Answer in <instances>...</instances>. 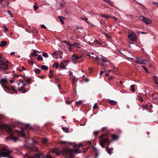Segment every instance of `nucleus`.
Here are the masks:
<instances>
[{"instance_id":"nucleus-63","label":"nucleus","mask_w":158,"mask_h":158,"mask_svg":"<svg viewBox=\"0 0 158 158\" xmlns=\"http://www.w3.org/2000/svg\"><path fill=\"white\" fill-rule=\"evenodd\" d=\"M7 158H13L11 155L9 154L8 156L7 157Z\"/></svg>"},{"instance_id":"nucleus-59","label":"nucleus","mask_w":158,"mask_h":158,"mask_svg":"<svg viewBox=\"0 0 158 158\" xmlns=\"http://www.w3.org/2000/svg\"><path fill=\"white\" fill-rule=\"evenodd\" d=\"M73 44H71L70 46H69V48L71 50H72V47H73Z\"/></svg>"},{"instance_id":"nucleus-33","label":"nucleus","mask_w":158,"mask_h":158,"mask_svg":"<svg viewBox=\"0 0 158 158\" xmlns=\"http://www.w3.org/2000/svg\"><path fill=\"white\" fill-rule=\"evenodd\" d=\"M6 150H7V148L5 147H4L3 146H0V151Z\"/></svg>"},{"instance_id":"nucleus-35","label":"nucleus","mask_w":158,"mask_h":158,"mask_svg":"<svg viewBox=\"0 0 158 158\" xmlns=\"http://www.w3.org/2000/svg\"><path fill=\"white\" fill-rule=\"evenodd\" d=\"M20 134L21 135V136L23 137H24L25 135V132L23 130V129L21 130Z\"/></svg>"},{"instance_id":"nucleus-14","label":"nucleus","mask_w":158,"mask_h":158,"mask_svg":"<svg viewBox=\"0 0 158 158\" xmlns=\"http://www.w3.org/2000/svg\"><path fill=\"white\" fill-rule=\"evenodd\" d=\"M128 38L130 40L132 41H135L137 39L136 35H134V36H130V37H128Z\"/></svg>"},{"instance_id":"nucleus-61","label":"nucleus","mask_w":158,"mask_h":158,"mask_svg":"<svg viewBox=\"0 0 158 158\" xmlns=\"http://www.w3.org/2000/svg\"><path fill=\"white\" fill-rule=\"evenodd\" d=\"M69 75H71L73 76V73L71 71H69Z\"/></svg>"},{"instance_id":"nucleus-31","label":"nucleus","mask_w":158,"mask_h":158,"mask_svg":"<svg viewBox=\"0 0 158 158\" xmlns=\"http://www.w3.org/2000/svg\"><path fill=\"white\" fill-rule=\"evenodd\" d=\"M82 103V102L81 100L78 101V102H77L76 104L77 106H79Z\"/></svg>"},{"instance_id":"nucleus-19","label":"nucleus","mask_w":158,"mask_h":158,"mask_svg":"<svg viewBox=\"0 0 158 158\" xmlns=\"http://www.w3.org/2000/svg\"><path fill=\"white\" fill-rule=\"evenodd\" d=\"M52 57L54 59H57V54L56 53V52L55 51L54 53L52 54Z\"/></svg>"},{"instance_id":"nucleus-3","label":"nucleus","mask_w":158,"mask_h":158,"mask_svg":"<svg viewBox=\"0 0 158 158\" xmlns=\"http://www.w3.org/2000/svg\"><path fill=\"white\" fill-rule=\"evenodd\" d=\"M23 158H52L48 155H44L42 154H35L31 155L30 153L26 154L23 156Z\"/></svg>"},{"instance_id":"nucleus-41","label":"nucleus","mask_w":158,"mask_h":158,"mask_svg":"<svg viewBox=\"0 0 158 158\" xmlns=\"http://www.w3.org/2000/svg\"><path fill=\"white\" fill-rule=\"evenodd\" d=\"M56 52V53L57 52L58 54L60 56H61L63 54V52H61L60 50L57 51Z\"/></svg>"},{"instance_id":"nucleus-8","label":"nucleus","mask_w":158,"mask_h":158,"mask_svg":"<svg viewBox=\"0 0 158 158\" xmlns=\"http://www.w3.org/2000/svg\"><path fill=\"white\" fill-rule=\"evenodd\" d=\"M139 19L143 23L147 24H151L152 23V21L149 18H146L143 16H140Z\"/></svg>"},{"instance_id":"nucleus-64","label":"nucleus","mask_w":158,"mask_h":158,"mask_svg":"<svg viewBox=\"0 0 158 158\" xmlns=\"http://www.w3.org/2000/svg\"><path fill=\"white\" fill-rule=\"evenodd\" d=\"M15 54V52H12L10 53V55H14Z\"/></svg>"},{"instance_id":"nucleus-25","label":"nucleus","mask_w":158,"mask_h":158,"mask_svg":"<svg viewBox=\"0 0 158 158\" xmlns=\"http://www.w3.org/2000/svg\"><path fill=\"white\" fill-rule=\"evenodd\" d=\"M152 77L154 78V79L155 81V82L156 83L157 85H158V82H157L158 81V78L155 76H153Z\"/></svg>"},{"instance_id":"nucleus-15","label":"nucleus","mask_w":158,"mask_h":158,"mask_svg":"<svg viewBox=\"0 0 158 158\" xmlns=\"http://www.w3.org/2000/svg\"><path fill=\"white\" fill-rule=\"evenodd\" d=\"M72 44V45H73V47H77L78 48H81V45L79 43L75 42Z\"/></svg>"},{"instance_id":"nucleus-17","label":"nucleus","mask_w":158,"mask_h":158,"mask_svg":"<svg viewBox=\"0 0 158 158\" xmlns=\"http://www.w3.org/2000/svg\"><path fill=\"white\" fill-rule=\"evenodd\" d=\"M134 35H136V34L133 31H130L128 32V37L130 36H134Z\"/></svg>"},{"instance_id":"nucleus-20","label":"nucleus","mask_w":158,"mask_h":158,"mask_svg":"<svg viewBox=\"0 0 158 158\" xmlns=\"http://www.w3.org/2000/svg\"><path fill=\"white\" fill-rule=\"evenodd\" d=\"M102 17L105 18L106 19H108L111 17L108 15L105 14H101L100 15Z\"/></svg>"},{"instance_id":"nucleus-51","label":"nucleus","mask_w":158,"mask_h":158,"mask_svg":"<svg viewBox=\"0 0 158 158\" xmlns=\"http://www.w3.org/2000/svg\"><path fill=\"white\" fill-rule=\"evenodd\" d=\"M64 43L67 44L68 46H70L71 44L69 41H64Z\"/></svg>"},{"instance_id":"nucleus-39","label":"nucleus","mask_w":158,"mask_h":158,"mask_svg":"<svg viewBox=\"0 0 158 158\" xmlns=\"http://www.w3.org/2000/svg\"><path fill=\"white\" fill-rule=\"evenodd\" d=\"M138 99L141 102H142L143 101V99L142 97L140 96H138Z\"/></svg>"},{"instance_id":"nucleus-30","label":"nucleus","mask_w":158,"mask_h":158,"mask_svg":"<svg viewBox=\"0 0 158 158\" xmlns=\"http://www.w3.org/2000/svg\"><path fill=\"white\" fill-rule=\"evenodd\" d=\"M59 19L60 21H61L62 24H63L64 23V21L63 20V19H64L65 18L62 16H59Z\"/></svg>"},{"instance_id":"nucleus-46","label":"nucleus","mask_w":158,"mask_h":158,"mask_svg":"<svg viewBox=\"0 0 158 158\" xmlns=\"http://www.w3.org/2000/svg\"><path fill=\"white\" fill-rule=\"evenodd\" d=\"M32 150L36 151H38V148L36 147H34L32 148Z\"/></svg>"},{"instance_id":"nucleus-32","label":"nucleus","mask_w":158,"mask_h":158,"mask_svg":"<svg viewBox=\"0 0 158 158\" xmlns=\"http://www.w3.org/2000/svg\"><path fill=\"white\" fill-rule=\"evenodd\" d=\"M102 56V57L100 58V59L103 62H107V61L105 57L104 56Z\"/></svg>"},{"instance_id":"nucleus-16","label":"nucleus","mask_w":158,"mask_h":158,"mask_svg":"<svg viewBox=\"0 0 158 158\" xmlns=\"http://www.w3.org/2000/svg\"><path fill=\"white\" fill-rule=\"evenodd\" d=\"M81 18L82 20L86 22L89 24H90V23L89 22L87 21L88 19H87V18L85 16H81Z\"/></svg>"},{"instance_id":"nucleus-28","label":"nucleus","mask_w":158,"mask_h":158,"mask_svg":"<svg viewBox=\"0 0 158 158\" xmlns=\"http://www.w3.org/2000/svg\"><path fill=\"white\" fill-rule=\"evenodd\" d=\"M41 68L42 69L45 70H47L48 69V67L47 66L44 65L41 66Z\"/></svg>"},{"instance_id":"nucleus-50","label":"nucleus","mask_w":158,"mask_h":158,"mask_svg":"<svg viewBox=\"0 0 158 158\" xmlns=\"http://www.w3.org/2000/svg\"><path fill=\"white\" fill-rule=\"evenodd\" d=\"M25 81L27 82L28 83H29L30 82V81H31V80L30 78H28L27 79L25 80Z\"/></svg>"},{"instance_id":"nucleus-48","label":"nucleus","mask_w":158,"mask_h":158,"mask_svg":"<svg viewBox=\"0 0 158 158\" xmlns=\"http://www.w3.org/2000/svg\"><path fill=\"white\" fill-rule=\"evenodd\" d=\"M30 55L31 56H33L34 57H35L36 56H37V55H38L36 53L32 52L31 53Z\"/></svg>"},{"instance_id":"nucleus-54","label":"nucleus","mask_w":158,"mask_h":158,"mask_svg":"<svg viewBox=\"0 0 158 158\" xmlns=\"http://www.w3.org/2000/svg\"><path fill=\"white\" fill-rule=\"evenodd\" d=\"M143 107L144 108H147L148 109L149 108V106L148 105H145L143 106Z\"/></svg>"},{"instance_id":"nucleus-45","label":"nucleus","mask_w":158,"mask_h":158,"mask_svg":"<svg viewBox=\"0 0 158 158\" xmlns=\"http://www.w3.org/2000/svg\"><path fill=\"white\" fill-rule=\"evenodd\" d=\"M65 4V3L64 2L60 3V7H63Z\"/></svg>"},{"instance_id":"nucleus-53","label":"nucleus","mask_w":158,"mask_h":158,"mask_svg":"<svg viewBox=\"0 0 158 158\" xmlns=\"http://www.w3.org/2000/svg\"><path fill=\"white\" fill-rule=\"evenodd\" d=\"M94 134L95 136H96L97 135L98 133V132L97 131H95L94 132Z\"/></svg>"},{"instance_id":"nucleus-40","label":"nucleus","mask_w":158,"mask_h":158,"mask_svg":"<svg viewBox=\"0 0 158 158\" xmlns=\"http://www.w3.org/2000/svg\"><path fill=\"white\" fill-rule=\"evenodd\" d=\"M34 71L36 74L39 73L41 72L40 70L38 69H35Z\"/></svg>"},{"instance_id":"nucleus-44","label":"nucleus","mask_w":158,"mask_h":158,"mask_svg":"<svg viewBox=\"0 0 158 158\" xmlns=\"http://www.w3.org/2000/svg\"><path fill=\"white\" fill-rule=\"evenodd\" d=\"M7 13L9 14L11 18L13 17V14L11 13V12L10 11H8Z\"/></svg>"},{"instance_id":"nucleus-2","label":"nucleus","mask_w":158,"mask_h":158,"mask_svg":"<svg viewBox=\"0 0 158 158\" xmlns=\"http://www.w3.org/2000/svg\"><path fill=\"white\" fill-rule=\"evenodd\" d=\"M7 79L6 78H2L0 80V83L3 88H6L8 90L12 92L11 94L17 93V92L13 87H7L5 85V84L7 83Z\"/></svg>"},{"instance_id":"nucleus-18","label":"nucleus","mask_w":158,"mask_h":158,"mask_svg":"<svg viewBox=\"0 0 158 158\" xmlns=\"http://www.w3.org/2000/svg\"><path fill=\"white\" fill-rule=\"evenodd\" d=\"M7 44V42L6 41H3L1 43L0 46L1 47H4Z\"/></svg>"},{"instance_id":"nucleus-12","label":"nucleus","mask_w":158,"mask_h":158,"mask_svg":"<svg viewBox=\"0 0 158 158\" xmlns=\"http://www.w3.org/2000/svg\"><path fill=\"white\" fill-rule=\"evenodd\" d=\"M88 44L91 45H92L94 44L100 45L102 44V43L101 42L96 39L94 40V42H93L92 43L91 42L89 41L88 42Z\"/></svg>"},{"instance_id":"nucleus-7","label":"nucleus","mask_w":158,"mask_h":158,"mask_svg":"<svg viewBox=\"0 0 158 158\" xmlns=\"http://www.w3.org/2000/svg\"><path fill=\"white\" fill-rule=\"evenodd\" d=\"M0 128L1 129L6 130L8 132H10L12 131L11 127L8 125L0 123Z\"/></svg>"},{"instance_id":"nucleus-21","label":"nucleus","mask_w":158,"mask_h":158,"mask_svg":"<svg viewBox=\"0 0 158 158\" xmlns=\"http://www.w3.org/2000/svg\"><path fill=\"white\" fill-rule=\"evenodd\" d=\"M109 102L110 103L112 106L116 104V101L113 100H109Z\"/></svg>"},{"instance_id":"nucleus-9","label":"nucleus","mask_w":158,"mask_h":158,"mask_svg":"<svg viewBox=\"0 0 158 158\" xmlns=\"http://www.w3.org/2000/svg\"><path fill=\"white\" fill-rule=\"evenodd\" d=\"M11 152L12 151H10L8 150L6 151L2 152H0V156L3 157H7L10 154V152Z\"/></svg>"},{"instance_id":"nucleus-36","label":"nucleus","mask_w":158,"mask_h":158,"mask_svg":"<svg viewBox=\"0 0 158 158\" xmlns=\"http://www.w3.org/2000/svg\"><path fill=\"white\" fill-rule=\"evenodd\" d=\"M106 150L107 151V152L109 154H111V150H110V149L109 148V147L108 146L106 148Z\"/></svg>"},{"instance_id":"nucleus-22","label":"nucleus","mask_w":158,"mask_h":158,"mask_svg":"<svg viewBox=\"0 0 158 158\" xmlns=\"http://www.w3.org/2000/svg\"><path fill=\"white\" fill-rule=\"evenodd\" d=\"M62 129L64 131L65 133H68L69 132L68 128L66 127H62Z\"/></svg>"},{"instance_id":"nucleus-13","label":"nucleus","mask_w":158,"mask_h":158,"mask_svg":"<svg viewBox=\"0 0 158 158\" xmlns=\"http://www.w3.org/2000/svg\"><path fill=\"white\" fill-rule=\"evenodd\" d=\"M82 57V56H77L75 55H73L72 56V59L73 60H76L78 59H80Z\"/></svg>"},{"instance_id":"nucleus-11","label":"nucleus","mask_w":158,"mask_h":158,"mask_svg":"<svg viewBox=\"0 0 158 158\" xmlns=\"http://www.w3.org/2000/svg\"><path fill=\"white\" fill-rule=\"evenodd\" d=\"M148 61V60H143L141 59H138L136 60V63L141 64H146Z\"/></svg>"},{"instance_id":"nucleus-49","label":"nucleus","mask_w":158,"mask_h":158,"mask_svg":"<svg viewBox=\"0 0 158 158\" xmlns=\"http://www.w3.org/2000/svg\"><path fill=\"white\" fill-rule=\"evenodd\" d=\"M107 127H104L102 129V131H104L107 130Z\"/></svg>"},{"instance_id":"nucleus-55","label":"nucleus","mask_w":158,"mask_h":158,"mask_svg":"<svg viewBox=\"0 0 158 158\" xmlns=\"http://www.w3.org/2000/svg\"><path fill=\"white\" fill-rule=\"evenodd\" d=\"M60 143H64L65 144H66L67 143V142L66 141H60Z\"/></svg>"},{"instance_id":"nucleus-58","label":"nucleus","mask_w":158,"mask_h":158,"mask_svg":"<svg viewBox=\"0 0 158 158\" xmlns=\"http://www.w3.org/2000/svg\"><path fill=\"white\" fill-rule=\"evenodd\" d=\"M104 73L103 71L102 70V71H100V73H99V74H100V77H101L102 75V73Z\"/></svg>"},{"instance_id":"nucleus-23","label":"nucleus","mask_w":158,"mask_h":158,"mask_svg":"<svg viewBox=\"0 0 158 158\" xmlns=\"http://www.w3.org/2000/svg\"><path fill=\"white\" fill-rule=\"evenodd\" d=\"M37 59L38 60H41V61H43V58L42 56L39 55H37Z\"/></svg>"},{"instance_id":"nucleus-6","label":"nucleus","mask_w":158,"mask_h":158,"mask_svg":"<svg viewBox=\"0 0 158 158\" xmlns=\"http://www.w3.org/2000/svg\"><path fill=\"white\" fill-rule=\"evenodd\" d=\"M18 86V90L22 91L23 93L26 92V91L24 88V87L27 85V84L25 82L23 81H19L17 84Z\"/></svg>"},{"instance_id":"nucleus-47","label":"nucleus","mask_w":158,"mask_h":158,"mask_svg":"<svg viewBox=\"0 0 158 158\" xmlns=\"http://www.w3.org/2000/svg\"><path fill=\"white\" fill-rule=\"evenodd\" d=\"M98 106L97 105V104L96 103H95L94 106H93V108L94 109H95L96 108H98Z\"/></svg>"},{"instance_id":"nucleus-57","label":"nucleus","mask_w":158,"mask_h":158,"mask_svg":"<svg viewBox=\"0 0 158 158\" xmlns=\"http://www.w3.org/2000/svg\"><path fill=\"white\" fill-rule=\"evenodd\" d=\"M52 152L53 153H55V152H56V149H52Z\"/></svg>"},{"instance_id":"nucleus-52","label":"nucleus","mask_w":158,"mask_h":158,"mask_svg":"<svg viewBox=\"0 0 158 158\" xmlns=\"http://www.w3.org/2000/svg\"><path fill=\"white\" fill-rule=\"evenodd\" d=\"M86 55L89 57H90L92 58H94V57L93 56H92L91 55V53H88V54H86Z\"/></svg>"},{"instance_id":"nucleus-5","label":"nucleus","mask_w":158,"mask_h":158,"mask_svg":"<svg viewBox=\"0 0 158 158\" xmlns=\"http://www.w3.org/2000/svg\"><path fill=\"white\" fill-rule=\"evenodd\" d=\"M5 60L4 58L2 57V54H0V69L2 70H7L8 67V62L4 61Z\"/></svg>"},{"instance_id":"nucleus-42","label":"nucleus","mask_w":158,"mask_h":158,"mask_svg":"<svg viewBox=\"0 0 158 158\" xmlns=\"http://www.w3.org/2000/svg\"><path fill=\"white\" fill-rule=\"evenodd\" d=\"M48 141V139L47 138H45L43 140V143H45L47 142Z\"/></svg>"},{"instance_id":"nucleus-62","label":"nucleus","mask_w":158,"mask_h":158,"mask_svg":"<svg viewBox=\"0 0 158 158\" xmlns=\"http://www.w3.org/2000/svg\"><path fill=\"white\" fill-rule=\"evenodd\" d=\"M149 106V108L150 110H151V108L152 107V105H148Z\"/></svg>"},{"instance_id":"nucleus-1","label":"nucleus","mask_w":158,"mask_h":158,"mask_svg":"<svg viewBox=\"0 0 158 158\" xmlns=\"http://www.w3.org/2000/svg\"><path fill=\"white\" fill-rule=\"evenodd\" d=\"M81 152V151L78 149H71L68 148H65L63 149L62 152L64 154L69 155V158H73V153H80Z\"/></svg>"},{"instance_id":"nucleus-34","label":"nucleus","mask_w":158,"mask_h":158,"mask_svg":"<svg viewBox=\"0 0 158 158\" xmlns=\"http://www.w3.org/2000/svg\"><path fill=\"white\" fill-rule=\"evenodd\" d=\"M59 66V64L58 63H55L53 65V67H55L56 69H57Z\"/></svg>"},{"instance_id":"nucleus-43","label":"nucleus","mask_w":158,"mask_h":158,"mask_svg":"<svg viewBox=\"0 0 158 158\" xmlns=\"http://www.w3.org/2000/svg\"><path fill=\"white\" fill-rule=\"evenodd\" d=\"M26 128L28 129H31V127L30 126V125L29 124H27L25 126Z\"/></svg>"},{"instance_id":"nucleus-4","label":"nucleus","mask_w":158,"mask_h":158,"mask_svg":"<svg viewBox=\"0 0 158 158\" xmlns=\"http://www.w3.org/2000/svg\"><path fill=\"white\" fill-rule=\"evenodd\" d=\"M107 135L106 134H102L99 137V139H102L104 138H103L100 139L99 141V143L100 145L102 148H104V144L105 143H108V145H109L110 144V140L108 139V138H107Z\"/></svg>"},{"instance_id":"nucleus-37","label":"nucleus","mask_w":158,"mask_h":158,"mask_svg":"<svg viewBox=\"0 0 158 158\" xmlns=\"http://www.w3.org/2000/svg\"><path fill=\"white\" fill-rule=\"evenodd\" d=\"M42 56L44 57L48 58V55L46 52H44L42 54Z\"/></svg>"},{"instance_id":"nucleus-29","label":"nucleus","mask_w":158,"mask_h":158,"mask_svg":"<svg viewBox=\"0 0 158 158\" xmlns=\"http://www.w3.org/2000/svg\"><path fill=\"white\" fill-rule=\"evenodd\" d=\"M60 68H63L64 69H66V68L64 64V63L63 62H61L60 64Z\"/></svg>"},{"instance_id":"nucleus-24","label":"nucleus","mask_w":158,"mask_h":158,"mask_svg":"<svg viewBox=\"0 0 158 158\" xmlns=\"http://www.w3.org/2000/svg\"><path fill=\"white\" fill-rule=\"evenodd\" d=\"M112 139L113 140H115L118 138V137L114 134H113L112 135Z\"/></svg>"},{"instance_id":"nucleus-38","label":"nucleus","mask_w":158,"mask_h":158,"mask_svg":"<svg viewBox=\"0 0 158 158\" xmlns=\"http://www.w3.org/2000/svg\"><path fill=\"white\" fill-rule=\"evenodd\" d=\"M105 2L111 5V6H113L112 3L110 0H104Z\"/></svg>"},{"instance_id":"nucleus-56","label":"nucleus","mask_w":158,"mask_h":158,"mask_svg":"<svg viewBox=\"0 0 158 158\" xmlns=\"http://www.w3.org/2000/svg\"><path fill=\"white\" fill-rule=\"evenodd\" d=\"M34 10L35 11L38 8V6L36 5H35L34 6Z\"/></svg>"},{"instance_id":"nucleus-10","label":"nucleus","mask_w":158,"mask_h":158,"mask_svg":"<svg viewBox=\"0 0 158 158\" xmlns=\"http://www.w3.org/2000/svg\"><path fill=\"white\" fill-rule=\"evenodd\" d=\"M18 138L17 137L14 136L13 135H11L10 136L7 137L6 138V140H10L14 142H16L18 140Z\"/></svg>"},{"instance_id":"nucleus-27","label":"nucleus","mask_w":158,"mask_h":158,"mask_svg":"<svg viewBox=\"0 0 158 158\" xmlns=\"http://www.w3.org/2000/svg\"><path fill=\"white\" fill-rule=\"evenodd\" d=\"M135 85H131L130 88H131V90L132 92H134L135 91V89L134 88Z\"/></svg>"},{"instance_id":"nucleus-60","label":"nucleus","mask_w":158,"mask_h":158,"mask_svg":"<svg viewBox=\"0 0 158 158\" xmlns=\"http://www.w3.org/2000/svg\"><path fill=\"white\" fill-rule=\"evenodd\" d=\"M41 27L42 28H46V27L44 25L42 24L41 26Z\"/></svg>"},{"instance_id":"nucleus-26","label":"nucleus","mask_w":158,"mask_h":158,"mask_svg":"<svg viewBox=\"0 0 158 158\" xmlns=\"http://www.w3.org/2000/svg\"><path fill=\"white\" fill-rule=\"evenodd\" d=\"M73 80L72 81V83H74L77 81V80L76 78V76L73 75Z\"/></svg>"}]
</instances>
